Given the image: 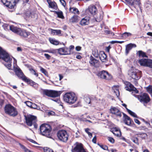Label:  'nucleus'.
I'll use <instances>...</instances> for the list:
<instances>
[{
	"mask_svg": "<svg viewBox=\"0 0 152 152\" xmlns=\"http://www.w3.org/2000/svg\"><path fill=\"white\" fill-rule=\"evenodd\" d=\"M131 140L137 145H139V140L137 137L135 136H133L131 138Z\"/></svg>",
	"mask_w": 152,
	"mask_h": 152,
	"instance_id": "4c0bfd02",
	"label": "nucleus"
},
{
	"mask_svg": "<svg viewBox=\"0 0 152 152\" xmlns=\"http://www.w3.org/2000/svg\"><path fill=\"white\" fill-rule=\"evenodd\" d=\"M44 55L45 56V57L48 60H49L50 59L51 56L49 54H46V53H45Z\"/></svg>",
	"mask_w": 152,
	"mask_h": 152,
	"instance_id": "4d7b16f0",
	"label": "nucleus"
},
{
	"mask_svg": "<svg viewBox=\"0 0 152 152\" xmlns=\"http://www.w3.org/2000/svg\"><path fill=\"white\" fill-rule=\"evenodd\" d=\"M110 113L120 118L122 116V114L120 111L115 107H113L110 110Z\"/></svg>",
	"mask_w": 152,
	"mask_h": 152,
	"instance_id": "a211bd4d",
	"label": "nucleus"
},
{
	"mask_svg": "<svg viewBox=\"0 0 152 152\" xmlns=\"http://www.w3.org/2000/svg\"><path fill=\"white\" fill-rule=\"evenodd\" d=\"M118 88V86L115 85L112 87V89L113 91L118 97H119L120 95V92Z\"/></svg>",
	"mask_w": 152,
	"mask_h": 152,
	"instance_id": "cd10ccee",
	"label": "nucleus"
},
{
	"mask_svg": "<svg viewBox=\"0 0 152 152\" xmlns=\"http://www.w3.org/2000/svg\"><path fill=\"white\" fill-rule=\"evenodd\" d=\"M29 70L32 74L35 75L36 77H38V74L36 73V71L34 69H29Z\"/></svg>",
	"mask_w": 152,
	"mask_h": 152,
	"instance_id": "c03bdc74",
	"label": "nucleus"
},
{
	"mask_svg": "<svg viewBox=\"0 0 152 152\" xmlns=\"http://www.w3.org/2000/svg\"><path fill=\"white\" fill-rule=\"evenodd\" d=\"M51 34L53 35H59L61 34V31L60 30H54L51 29Z\"/></svg>",
	"mask_w": 152,
	"mask_h": 152,
	"instance_id": "2f4dec72",
	"label": "nucleus"
},
{
	"mask_svg": "<svg viewBox=\"0 0 152 152\" xmlns=\"http://www.w3.org/2000/svg\"><path fill=\"white\" fill-rule=\"evenodd\" d=\"M134 96L137 98L140 102L144 104L148 103L150 100L148 95L146 93H143L140 95H134Z\"/></svg>",
	"mask_w": 152,
	"mask_h": 152,
	"instance_id": "ddd939ff",
	"label": "nucleus"
},
{
	"mask_svg": "<svg viewBox=\"0 0 152 152\" xmlns=\"http://www.w3.org/2000/svg\"><path fill=\"white\" fill-rule=\"evenodd\" d=\"M40 70L45 75H46L47 74L48 72L46 70L42 67H40Z\"/></svg>",
	"mask_w": 152,
	"mask_h": 152,
	"instance_id": "de8ad7c7",
	"label": "nucleus"
},
{
	"mask_svg": "<svg viewBox=\"0 0 152 152\" xmlns=\"http://www.w3.org/2000/svg\"><path fill=\"white\" fill-rule=\"evenodd\" d=\"M31 107L35 109H38V108H39V107H38L37 105L34 103H32Z\"/></svg>",
	"mask_w": 152,
	"mask_h": 152,
	"instance_id": "603ef678",
	"label": "nucleus"
},
{
	"mask_svg": "<svg viewBox=\"0 0 152 152\" xmlns=\"http://www.w3.org/2000/svg\"><path fill=\"white\" fill-rule=\"evenodd\" d=\"M138 136L141 137L142 139H145L147 136V135L145 133H139L138 134Z\"/></svg>",
	"mask_w": 152,
	"mask_h": 152,
	"instance_id": "79ce46f5",
	"label": "nucleus"
},
{
	"mask_svg": "<svg viewBox=\"0 0 152 152\" xmlns=\"http://www.w3.org/2000/svg\"><path fill=\"white\" fill-rule=\"evenodd\" d=\"M123 35L125 37H128L132 36V34L129 32H125L123 33Z\"/></svg>",
	"mask_w": 152,
	"mask_h": 152,
	"instance_id": "8fccbe9b",
	"label": "nucleus"
},
{
	"mask_svg": "<svg viewBox=\"0 0 152 152\" xmlns=\"http://www.w3.org/2000/svg\"><path fill=\"white\" fill-rule=\"evenodd\" d=\"M81 48L79 46L76 47L75 49L77 51H80L81 49Z\"/></svg>",
	"mask_w": 152,
	"mask_h": 152,
	"instance_id": "69168bd1",
	"label": "nucleus"
},
{
	"mask_svg": "<svg viewBox=\"0 0 152 152\" xmlns=\"http://www.w3.org/2000/svg\"><path fill=\"white\" fill-rule=\"evenodd\" d=\"M60 1L62 5L65 6L66 5V2L64 0H60Z\"/></svg>",
	"mask_w": 152,
	"mask_h": 152,
	"instance_id": "bf43d9fd",
	"label": "nucleus"
},
{
	"mask_svg": "<svg viewBox=\"0 0 152 152\" xmlns=\"http://www.w3.org/2000/svg\"><path fill=\"white\" fill-rule=\"evenodd\" d=\"M4 101L2 99H0V106L1 107L3 105Z\"/></svg>",
	"mask_w": 152,
	"mask_h": 152,
	"instance_id": "338daca9",
	"label": "nucleus"
},
{
	"mask_svg": "<svg viewBox=\"0 0 152 152\" xmlns=\"http://www.w3.org/2000/svg\"><path fill=\"white\" fill-rule=\"evenodd\" d=\"M13 69L15 75L19 78L22 79L24 81H26V80H27V77L24 75L22 70L18 66H15L14 65Z\"/></svg>",
	"mask_w": 152,
	"mask_h": 152,
	"instance_id": "9b49d317",
	"label": "nucleus"
},
{
	"mask_svg": "<svg viewBox=\"0 0 152 152\" xmlns=\"http://www.w3.org/2000/svg\"><path fill=\"white\" fill-rule=\"evenodd\" d=\"M97 75L99 77L106 80H110L112 78L111 75L105 70L99 72L97 73Z\"/></svg>",
	"mask_w": 152,
	"mask_h": 152,
	"instance_id": "f8f14e48",
	"label": "nucleus"
},
{
	"mask_svg": "<svg viewBox=\"0 0 152 152\" xmlns=\"http://www.w3.org/2000/svg\"><path fill=\"white\" fill-rule=\"evenodd\" d=\"M2 26L3 27L4 29V30L6 31L8 30L9 29L11 31V26H14L13 25L11 26H9L8 24L6 23H4L2 25Z\"/></svg>",
	"mask_w": 152,
	"mask_h": 152,
	"instance_id": "c9c22d12",
	"label": "nucleus"
},
{
	"mask_svg": "<svg viewBox=\"0 0 152 152\" xmlns=\"http://www.w3.org/2000/svg\"><path fill=\"white\" fill-rule=\"evenodd\" d=\"M108 140L112 143H113L114 142V140L112 137H108Z\"/></svg>",
	"mask_w": 152,
	"mask_h": 152,
	"instance_id": "6e6d98bb",
	"label": "nucleus"
},
{
	"mask_svg": "<svg viewBox=\"0 0 152 152\" xmlns=\"http://www.w3.org/2000/svg\"><path fill=\"white\" fill-rule=\"evenodd\" d=\"M19 0H1L4 5L9 8L15 9L16 7V4L18 3Z\"/></svg>",
	"mask_w": 152,
	"mask_h": 152,
	"instance_id": "6e6552de",
	"label": "nucleus"
},
{
	"mask_svg": "<svg viewBox=\"0 0 152 152\" xmlns=\"http://www.w3.org/2000/svg\"><path fill=\"white\" fill-rule=\"evenodd\" d=\"M53 12L57 15L58 17V18L61 19H64V18L63 12L61 11H54Z\"/></svg>",
	"mask_w": 152,
	"mask_h": 152,
	"instance_id": "f704fd0d",
	"label": "nucleus"
},
{
	"mask_svg": "<svg viewBox=\"0 0 152 152\" xmlns=\"http://www.w3.org/2000/svg\"><path fill=\"white\" fill-rule=\"evenodd\" d=\"M49 41L50 43L55 45H57L59 44V42L55 39H50Z\"/></svg>",
	"mask_w": 152,
	"mask_h": 152,
	"instance_id": "58836bf2",
	"label": "nucleus"
},
{
	"mask_svg": "<svg viewBox=\"0 0 152 152\" xmlns=\"http://www.w3.org/2000/svg\"><path fill=\"white\" fill-rule=\"evenodd\" d=\"M141 72L131 67L128 72V75L132 79L136 80H138L141 77Z\"/></svg>",
	"mask_w": 152,
	"mask_h": 152,
	"instance_id": "7ed1b4c3",
	"label": "nucleus"
},
{
	"mask_svg": "<svg viewBox=\"0 0 152 152\" xmlns=\"http://www.w3.org/2000/svg\"><path fill=\"white\" fill-rule=\"evenodd\" d=\"M52 129L50 125L44 124L40 126V131L41 134L48 137L51 136V132Z\"/></svg>",
	"mask_w": 152,
	"mask_h": 152,
	"instance_id": "f03ea898",
	"label": "nucleus"
},
{
	"mask_svg": "<svg viewBox=\"0 0 152 152\" xmlns=\"http://www.w3.org/2000/svg\"><path fill=\"white\" fill-rule=\"evenodd\" d=\"M136 47V45L134 44L130 43L126 45L125 53L126 55H127L129 53V51L132 48H135Z\"/></svg>",
	"mask_w": 152,
	"mask_h": 152,
	"instance_id": "412c9836",
	"label": "nucleus"
},
{
	"mask_svg": "<svg viewBox=\"0 0 152 152\" xmlns=\"http://www.w3.org/2000/svg\"><path fill=\"white\" fill-rule=\"evenodd\" d=\"M147 66L152 68V60L149 59Z\"/></svg>",
	"mask_w": 152,
	"mask_h": 152,
	"instance_id": "3c124183",
	"label": "nucleus"
},
{
	"mask_svg": "<svg viewBox=\"0 0 152 152\" xmlns=\"http://www.w3.org/2000/svg\"><path fill=\"white\" fill-rule=\"evenodd\" d=\"M90 18L86 16L82 18L80 22V24L81 26L88 25L89 23Z\"/></svg>",
	"mask_w": 152,
	"mask_h": 152,
	"instance_id": "6ab92c4d",
	"label": "nucleus"
},
{
	"mask_svg": "<svg viewBox=\"0 0 152 152\" xmlns=\"http://www.w3.org/2000/svg\"><path fill=\"white\" fill-rule=\"evenodd\" d=\"M5 113L10 116L15 117L18 114L17 109L10 104H7L4 107Z\"/></svg>",
	"mask_w": 152,
	"mask_h": 152,
	"instance_id": "423d86ee",
	"label": "nucleus"
},
{
	"mask_svg": "<svg viewBox=\"0 0 152 152\" xmlns=\"http://www.w3.org/2000/svg\"><path fill=\"white\" fill-rule=\"evenodd\" d=\"M57 135L59 140L63 142H66L68 139V134L65 130H61L57 132Z\"/></svg>",
	"mask_w": 152,
	"mask_h": 152,
	"instance_id": "1a4fd4ad",
	"label": "nucleus"
},
{
	"mask_svg": "<svg viewBox=\"0 0 152 152\" xmlns=\"http://www.w3.org/2000/svg\"><path fill=\"white\" fill-rule=\"evenodd\" d=\"M127 111L128 113L133 117L135 118H138L137 115L134 113L133 112L129 109H127Z\"/></svg>",
	"mask_w": 152,
	"mask_h": 152,
	"instance_id": "a19ab883",
	"label": "nucleus"
},
{
	"mask_svg": "<svg viewBox=\"0 0 152 152\" xmlns=\"http://www.w3.org/2000/svg\"><path fill=\"white\" fill-rule=\"evenodd\" d=\"M99 57L101 61L103 62H105L106 61L107 56L103 51H100V55Z\"/></svg>",
	"mask_w": 152,
	"mask_h": 152,
	"instance_id": "b1692460",
	"label": "nucleus"
},
{
	"mask_svg": "<svg viewBox=\"0 0 152 152\" xmlns=\"http://www.w3.org/2000/svg\"><path fill=\"white\" fill-rule=\"evenodd\" d=\"M98 145L102 149L105 150H108V147L105 145H100L99 144H98Z\"/></svg>",
	"mask_w": 152,
	"mask_h": 152,
	"instance_id": "a18cd8bd",
	"label": "nucleus"
},
{
	"mask_svg": "<svg viewBox=\"0 0 152 152\" xmlns=\"http://www.w3.org/2000/svg\"><path fill=\"white\" fill-rule=\"evenodd\" d=\"M49 4V7L56 10L57 8V6L56 3L54 1H51L50 0H46Z\"/></svg>",
	"mask_w": 152,
	"mask_h": 152,
	"instance_id": "a878e982",
	"label": "nucleus"
},
{
	"mask_svg": "<svg viewBox=\"0 0 152 152\" xmlns=\"http://www.w3.org/2000/svg\"><path fill=\"white\" fill-rule=\"evenodd\" d=\"M146 90L151 95L152 97V87L149 86L146 88Z\"/></svg>",
	"mask_w": 152,
	"mask_h": 152,
	"instance_id": "37998d69",
	"label": "nucleus"
},
{
	"mask_svg": "<svg viewBox=\"0 0 152 152\" xmlns=\"http://www.w3.org/2000/svg\"><path fill=\"white\" fill-rule=\"evenodd\" d=\"M26 103L28 106L30 107H31V104H32L31 102L29 101H27L26 102Z\"/></svg>",
	"mask_w": 152,
	"mask_h": 152,
	"instance_id": "13d9d810",
	"label": "nucleus"
},
{
	"mask_svg": "<svg viewBox=\"0 0 152 152\" xmlns=\"http://www.w3.org/2000/svg\"><path fill=\"white\" fill-rule=\"evenodd\" d=\"M42 93L43 95H45L49 97H58L61 94L60 91H56L53 90H49L46 89H42Z\"/></svg>",
	"mask_w": 152,
	"mask_h": 152,
	"instance_id": "0eeeda50",
	"label": "nucleus"
},
{
	"mask_svg": "<svg viewBox=\"0 0 152 152\" xmlns=\"http://www.w3.org/2000/svg\"><path fill=\"white\" fill-rule=\"evenodd\" d=\"M52 100H53V101L55 102H56L57 103H59V102H60V99H59V98H56V99H52Z\"/></svg>",
	"mask_w": 152,
	"mask_h": 152,
	"instance_id": "680f3d73",
	"label": "nucleus"
},
{
	"mask_svg": "<svg viewBox=\"0 0 152 152\" xmlns=\"http://www.w3.org/2000/svg\"><path fill=\"white\" fill-rule=\"evenodd\" d=\"M88 10L90 12L92 15L96 14L97 10L96 7L94 5H90L88 7Z\"/></svg>",
	"mask_w": 152,
	"mask_h": 152,
	"instance_id": "bb28decb",
	"label": "nucleus"
},
{
	"mask_svg": "<svg viewBox=\"0 0 152 152\" xmlns=\"http://www.w3.org/2000/svg\"><path fill=\"white\" fill-rule=\"evenodd\" d=\"M149 60L148 59L142 58L139 61L138 63L141 66H147Z\"/></svg>",
	"mask_w": 152,
	"mask_h": 152,
	"instance_id": "393cba45",
	"label": "nucleus"
},
{
	"mask_svg": "<svg viewBox=\"0 0 152 152\" xmlns=\"http://www.w3.org/2000/svg\"><path fill=\"white\" fill-rule=\"evenodd\" d=\"M0 58H1L7 63L4 64L5 66L9 69H11V62L12 58L9 55L0 47Z\"/></svg>",
	"mask_w": 152,
	"mask_h": 152,
	"instance_id": "f257e3e1",
	"label": "nucleus"
},
{
	"mask_svg": "<svg viewBox=\"0 0 152 152\" xmlns=\"http://www.w3.org/2000/svg\"><path fill=\"white\" fill-rule=\"evenodd\" d=\"M125 88L126 90L129 91H132V93L137 94L138 93V91L134 87V86L129 82H126L125 83Z\"/></svg>",
	"mask_w": 152,
	"mask_h": 152,
	"instance_id": "2eb2a0df",
	"label": "nucleus"
},
{
	"mask_svg": "<svg viewBox=\"0 0 152 152\" xmlns=\"http://www.w3.org/2000/svg\"><path fill=\"white\" fill-rule=\"evenodd\" d=\"M26 80L25 82L30 84L31 86H32L35 89H37L38 88L39 85L37 83L28 78L27 80Z\"/></svg>",
	"mask_w": 152,
	"mask_h": 152,
	"instance_id": "4be33fe9",
	"label": "nucleus"
},
{
	"mask_svg": "<svg viewBox=\"0 0 152 152\" xmlns=\"http://www.w3.org/2000/svg\"><path fill=\"white\" fill-rule=\"evenodd\" d=\"M113 133L116 136L120 137L121 135V132L120 129L116 128H115L112 131Z\"/></svg>",
	"mask_w": 152,
	"mask_h": 152,
	"instance_id": "c85d7f7f",
	"label": "nucleus"
},
{
	"mask_svg": "<svg viewBox=\"0 0 152 152\" xmlns=\"http://www.w3.org/2000/svg\"><path fill=\"white\" fill-rule=\"evenodd\" d=\"M133 4L132 6H133L136 8L137 7L139 8L141 12H142V9L140 7L141 3L140 0H132Z\"/></svg>",
	"mask_w": 152,
	"mask_h": 152,
	"instance_id": "aec40b11",
	"label": "nucleus"
},
{
	"mask_svg": "<svg viewBox=\"0 0 152 152\" xmlns=\"http://www.w3.org/2000/svg\"><path fill=\"white\" fill-rule=\"evenodd\" d=\"M134 120L135 123L137 124L138 125H140V122L138 119H134Z\"/></svg>",
	"mask_w": 152,
	"mask_h": 152,
	"instance_id": "e2e57ef3",
	"label": "nucleus"
},
{
	"mask_svg": "<svg viewBox=\"0 0 152 152\" xmlns=\"http://www.w3.org/2000/svg\"><path fill=\"white\" fill-rule=\"evenodd\" d=\"M26 122L27 124L29 126H31L32 125L34 126V128L37 129V125L36 123L37 118L36 116L31 115L26 117Z\"/></svg>",
	"mask_w": 152,
	"mask_h": 152,
	"instance_id": "9d476101",
	"label": "nucleus"
},
{
	"mask_svg": "<svg viewBox=\"0 0 152 152\" xmlns=\"http://www.w3.org/2000/svg\"><path fill=\"white\" fill-rule=\"evenodd\" d=\"M28 37L29 39V41L31 42H33L36 39L34 35L30 32V34Z\"/></svg>",
	"mask_w": 152,
	"mask_h": 152,
	"instance_id": "e433bc0d",
	"label": "nucleus"
},
{
	"mask_svg": "<svg viewBox=\"0 0 152 152\" xmlns=\"http://www.w3.org/2000/svg\"><path fill=\"white\" fill-rule=\"evenodd\" d=\"M139 56L140 57H142L148 58L147 56L146 55V53L142 50H139L138 51Z\"/></svg>",
	"mask_w": 152,
	"mask_h": 152,
	"instance_id": "ea45409f",
	"label": "nucleus"
},
{
	"mask_svg": "<svg viewBox=\"0 0 152 152\" xmlns=\"http://www.w3.org/2000/svg\"><path fill=\"white\" fill-rule=\"evenodd\" d=\"M74 46L73 45H71L70 46V47H69V50H70V51H71V52L72 53H73L72 52V50L73 49H74Z\"/></svg>",
	"mask_w": 152,
	"mask_h": 152,
	"instance_id": "052dcab7",
	"label": "nucleus"
},
{
	"mask_svg": "<svg viewBox=\"0 0 152 152\" xmlns=\"http://www.w3.org/2000/svg\"><path fill=\"white\" fill-rule=\"evenodd\" d=\"M19 145L20 146V147L22 148L23 149L24 151L26 152V151H27L26 150H28V149L26 148L23 145L21 144L20 143H19Z\"/></svg>",
	"mask_w": 152,
	"mask_h": 152,
	"instance_id": "864d4df0",
	"label": "nucleus"
},
{
	"mask_svg": "<svg viewBox=\"0 0 152 152\" xmlns=\"http://www.w3.org/2000/svg\"><path fill=\"white\" fill-rule=\"evenodd\" d=\"M92 141L94 143H96V136H94L93 137L92 140Z\"/></svg>",
	"mask_w": 152,
	"mask_h": 152,
	"instance_id": "0e129e2a",
	"label": "nucleus"
},
{
	"mask_svg": "<svg viewBox=\"0 0 152 152\" xmlns=\"http://www.w3.org/2000/svg\"><path fill=\"white\" fill-rule=\"evenodd\" d=\"M79 20V17L77 15H74L70 19V21L72 23L77 22Z\"/></svg>",
	"mask_w": 152,
	"mask_h": 152,
	"instance_id": "c756f323",
	"label": "nucleus"
},
{
	"mask_svg": "<svg viewBox=\"0 0 152 152\" xmlns=\"http://www.w3.org/2000/svg\"><path fill=\"white\" fill-rule=\"evenodd\" d=\"M10 27L12 32L19 35L22 37H28L30 34L29 32L27 31L26 30L23 29L15 26H11Z\"/></svg>",
	"mask_w": 152,
	"mask_h": 152,
	"instance_id": "20e7f679",
	"label": "nucleus"
},
{
	"mask_svg": "<svg viewBox=\"0 0 152 152\" xmlns=\"http://www.w3.org/2000/svg\"><path fill=\"white\" fill-rule=\"evenodd\" d=\"M92 55L96 58H98L100 55V52L99 53L98 50L96 49H94L92 52Z\"/></svg>",
	"mask_w": 152,
	"mask_h": 152,
	"instance_id": "72a5a7b5",
	"label": "nucleus"
},
{
	"mask_svg": "<svg viewBox=\"0 0 152 152\" xmlns=\"http://www.w3.org/2000/svg\"><path fill=\"white\" fill-rule=\"evenodd\" d=\"M58 53L61 55H70L72 54L69 48L66 47L62 48L57 50Z\"/></svg>",
	"mask_w": 152,
	"mask_h": 152,
	"instance_id": "dca6fc26",
	"label": "nucleus"
},
{
	"mask_svg": "<svg viewBox=\"0 0 152 152\" xmlns=\"http://www.w3.org/2000/svg\"><path fill=\"white\" fill-rule=\"evenodd\" d=\"M127 4L132 6L133 4L132 0H125Z\"/></svg>",
	"mask_w": 152,
	"mask_h": 152,
	"instance_id": "5fc2aeb1",
	"label": "nucleus"
},
{
	"mask_svg": "<svg viewBox=\"0 0 152 152\" xmlns=\"http://www.w3.org/2000/svg\"><path fill=\"white\" fill-rule=\"evenodd\" d=\"M89 63L91 66H94L95 67H98L99 66V62L98 60L91 56L90 58Z\"/></svg>",
	"mask_w": 152,
	"mask_h": 152,
	"instance_id": "f3484780",
	"label": "nucleus"
},
{
	"mask_svg": "<svg viewBox=\"0 0 152 152\" xmlns=\"http://www.w3.org/2000/svg\"><path fill=\"white\" fill-rule=\"evenodd\" d=\"M72 152H88L84 149L81 144L77 143L72 149Z\"/></svg>",
	"mask_w": 152,
	"mask_h": 152,
	"instance_id": "4468645a",
	"label": "nucleus"
},
{
	"mask_svg": "<svg viewBox=\"0 0 152 152\" xmlns=\"http://www.w3.org/2000/svg\"><path fill=\"white\" fill-rule=\"evenodd\" d=\"M111 48L110 46L109 45L108 46L106 47V51L107 52H109L110 49Z\"/></svg>",
	"mask_w": 152,
	"mask_h": 152,
	"instance_id": "774afa93",
	"label": "nucleus"
},
{
	"mask_svg": "<svg viewBox=\"0 0 152 152\" xmlns=\"http://www.w3.org/2000/svg\"><path fill=\"white\" fill-rule=\"evenodd\" d=\"M44 152H53L52 150L47 147L44 148Z\"/></svg>",
	"mask_w": 152,
	"mask_h": 152,
	"instance_id": "49530a36",
	"label": "nucleus"
},
{
	"mask_svg": "<svg viewBox=\"0 0 152 152\" xmlns=\"http://www.w3.org/2000/svg\"><path fill=\"white\" fill-rule=\"evenodd\" d=\"M63 99L65 102L71 104L75 102L77 100V97L75 94L68 93L64 95Z\"/></svg>",
	"mask_w": 152,
	"mask_h": 152,
	"instance_id": "39448f33",
	"label": "nucleus"
},
{
	"mask_svg": "<svg viewBox=\"0 0 152 152\" xmlns=\"http://www.w3.org/2000/svg\"><path fill=\"white\" fill-rule=\"evenodd\" d=\"M123 116L124 118V122L126 124L129 126L132 123V122H133L132 121L130 118L125 114L124 113H123Z\"/></svg>",
	"mask_w": 152,
	"mask_h": 152,
	"instance_id": "5701e85b",
	"label": "nucleus"
},
{
	"mask_svg": "<svg viewBox=\"0 0 152 152\" xmlns=\"http://www.w3.org/2000/svg\"><path fill=\"white\" fill-rule=\"evenodd\" d=\"M69 11L70 12L75 14H77L79 15L80 14V12L77 8L75 7H70L69 8Z\"/></svg>",
	"mask_w": 152,
	"mask_h": 152,
	"instance_id": "7c9ffc66",
	"label": "nucleus"
},
{
	"mask_svg": "<svg viewBox=\"0 0 152 152\" xmlns=\"http://www.w3.org/2000/svg\"><path fill=\"white\" fill-rule=\"evenodd\" d=\"M86 102L88 104H90L91 102V100L89 97H86L84 99Z\"/></svg>",
	"mask_w": 152,
	"mask_h": 152,
	"instance_id": "09e8293b",
	"label": "nucleus"
},
{
	"mask_svg": "<svg viewBox=\"0 0 152 152\" xmlns=\"http://www.w3.org/2000/svg\"><path fill=\"white\" fill-rule=\"evenodd\" d=\"M103 12H100L98 16L96 18V20L97 22H99L103 18Z\"/></svg>",
	"mask_w": 152,
	"mask_h": 152,
	"instance_id": "473e14b6",
	"label": "nucleus"
}]
</instances>
